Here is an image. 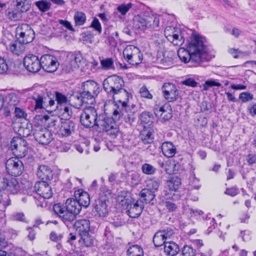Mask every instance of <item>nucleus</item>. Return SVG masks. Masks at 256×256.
Listing matches in <instances>:
<instances>
[{
  "label": "nucleus",
  "mask_w": 256,
  "mask_h": 256,
  "mask_svg": "<svg viewBox=\"0 0 256 256\" xmlns=\"http://www.w3.org/2000/svg\"><path fill=\"white\" fill-rule=\"evenodd\" d=\"M53 208L54 212L58 214L60 218L62 216V214H63L66 211L59 204H55Z\"/></svg>",
  "instance_id": "64"
},
{
  "label": "nucleus",
  "mask_w": 256,
  "mask_h": 256,
  "mask_svg": "<svg viewBox=\"0 0 256 256\" xmlns=\"http://www.w3.org/2000/svg\"><path fill=\"white\" fill-rule=\"evenodd\" d=\"M80 236L82 242L86 246L89 247L93 245L94 239L89 234V232L81 235Z\"/></svg>",
  "instance_id": "45"
},
{
  "label": "nucleus",
  "mask_w": 256,
  "mask_h": 256,
  "mask_svg": "<svg viewBox=\"0 0 256 256\" xmlns=\"http://www.w3.org/2000/svg\"><path fill=\"white\" fill-rule=\"evenodd\" d=\"M75 124L72 121H66L62 123L57 131L58 135L62 137L70 136L74 132Z\"/></svg>",
  "instance_id": "21"
},
{
  "label": "nucleus",
  "mask_w": 256,
  "mask_h": 256,
  "mask_svg": "<svg viewBox=\"0 0 256 256\" xmlns=\"http://www.w3.org/2000/svg\"><path fill=\"white\" fill-rule=\"evenodd\" d=\"M98 115L96 110L94 108L89 106L84 108L80 114V122L81 124L86 128H92L94 126H98V122L100 119V116Z\"/></svg>",
  "instance_id": "5"
},
{
  "label": "nucleus",
  "mask_w": 256,
  "mask_h": 256,
  "mask_svg": "<svg viewBox=\"0 0 256 256\" xmlns=\"http://www.w3.org/2000/svg\"><path fill=\"white\" fill-rule=\"evenodd\" d=\"M32 98L35 100L36 105L34 109H40L42 108L43 97L41 94H34L32 96Z\"/></svg>",
  "instance_id": "48"
},
{
  "label": "nucleus",
  "mask_w": 256,
  "mask_h": 256,
  "mask_svg": "<svg viewBox=\"0 0 256 256\" xmlns=\"http://www.w3.org/2000/svg\"><path fill=\"white\" fill-rule=\"evenodd\" d=\"M140 196L142 202L149 203L154 199L155 194L150 189L144 188L140 192Z\"/></svg>",
  "instance_id": "33"
},
{
  "label": "nucleus",
  "mask_w": 256,
  "mask_h": 256,
  "mask_svg": "<svg viewBox=\"0 0 256 256\" xmlns=\"http://www.w3.org/2000/svg\"><path fill=\"white\" fill-rule=\"evenodd\" d=\"M42 67L46 72H53L56 70L59 64L56 56L45 54L40 58Z\"/></svg>",
  "instance_id": "15"
},
{
  "label": "nucleus",
  "mask_w": 256,
  "mask_h": 256,
  "mask_svg": "<svg viewBox=\"0 0 256 256\" xmlns=\"http://www.w3.org/2000/svg\"><path fill=\"white\" fill-rule=\"evenodd\" d=\"M40 59L34 54H28L24 58V64L26 68L30 72H36L42 67Z\"/></svg>",
  "instance_id": "16"
},
{
  "label": "nucleus",
  "mask_w": 256,
  "mask_h": 256,
  "mask_svg": "<svg viewBox=\"0 0 256 256\" xmlns=\"http://www.w3.org/2000/svg\"><path fill=\"white\" fill-rule=\"evenodd\" d=\"M16 36L23 44L31 42L34 38V32L30 26L22 24L18 25L16 28Z\"/></svg>",
  "instance_id": "8"
},
{
  "label": "nucleus",
  "mask_w": 256,
  "mask_h": 256,
  "mask_svg": "<svg viewBox=\"0 0 256 256\" xmlns=\"http://www.w3.org/2000/svg\"><path fill=\"white\" fill-rule=\"evenodd\" d=\"M180 179L178 177H174L167 182V190L166 191V196L168 198L174 200H178L180 195L178 191L180 184Z\"/></svg>",
  "instance_id": "13"
},
{
  "label": "nucleus",
  "mask_w": 256,
  "mask_h": 256,
  "mask_svg": "<svg viewBox=\"0 0 256 256\" xmlns=\"http://www.w3.org/2000/svg\"><path fill=\"white\" fill-rule=\"evenodd\" d=\"M114 102H118L121 105L122 108H124L128 102V93L124 88H120L112 96Z\"/></svg>",
  "instance_id": "20"
},
{
  "label": "nucleus",
  "mask_w": 256,
  "mask_h": 256,
  "mask_svg": "<svg viewBox=\"0 0 256 256\" xmlns=\"http://www.w3.org/2000/svg\"><path fill=\"white\" fill-rule=\"evenodd\" d=\"M25 44H23L18 39V40L12 42L7 47V49L14 54L19 56L24 52Z\"/></svg>",
  "instance_id": "25"
},
{
  "label": "nucleus",
  "mask_w": 256,
  "mask_h": 256,
  "mask_svg": "<svg viewBox=\"0 0 256 256\" xmlns=\"http://www.w3.org/2000/svg\"><path fill=\"white\" fill-rule=\"evenodd\" d=\"M186 212L190 214L191 216H201L204 214V212L202 210L191 208L186 210Z\"/></svg>",
  "instance_id": "60"
},
{
  "label": "nucleus",
  "mask_w": 256,
  "mask_h": 256,
  "mask_svg": "<svg viewBox=\"0 0 256 256\" xmlns=\"http://www.w3.org/2000/svg\"><path fill=\"white\" fill-rule=\"evenodd\" d=\"M66 210L78 214L82 210L80 204L74 198H68L66 202Z\"/></svg>",
  "instance_id": "29"
},
{
  "label": "nucleus",
  "mask_w": 256,
  "mask_h": 256,
  "mask_svg": "<svg viewBox=\"0 0 256 256\" xmlns=\"http://www.w3.org/2000/svg\"><path fill=\"white\" fill-rule=\"evenodd\" d=\"M98 122V128L105 130L108 135L113 138H116L120 134V130L118 126V122L114 120L113 118H106L104 115L100 116Z\"/></svg>",
  "instance_id": "4"
},
{
  "label": "nucleus",
  "mask_w": 256,
  "mask_h": 256,
  "mask_svg": "<svg viewBox=\"0 0 256 256\" xmlns=\"http://www.w3.org/2000/svg\"><path fill=\"white\" fill-rule=\"evenodd\" d=\"M32 124L28 122L26 124V128H24V127L20 129V131L22 130L23 136L27 137L31 134V133L32 132ZM33 130H34V128H33Z\"/></svg>",
  "instance_id": "56"
},
{
  "label": "nucleus",
  "mask_w": 256,
  "mask_h": 256,
  "mask_svg": "<svg viewBox=\"0 0 256 256\" xmlns=\"http://www.w3.org/2000/svg\"><path fill=\"white\" fill-rule=\"evenodd\" d=\"M74 19L76 26H82L86 21V16L84 12L77 11L74 14Z\"/></svg>",
  "instance_id": "37"
},
{
  "label": "nucleus",
  "mask_w": 256,
  "mask_h": 256,
  "mask_svg": "<svg viewBox=\"0 0 256 256\" xmlns=\"http://www.w3.org/2000/svg\"><path fill=\"white\" fill-rule=\"evenodd\" d=\"M82 91L80 94L82 102L93 104L95 102V98L100 92L98 84L93 80H88L82 83Z\"/></svg>",
  "instance_id": "3"
},
{
  "label": "nucleus",
  "mask_w": 256,
  "mask_h": 256,
  "mask_svg": "<svg viewBox=\"0 0 256 256\" xmlns=\"http://www.w3.org/2000/svg\"><path fill=\"white\" fill-rule=\"evenodd\" d=\"M140 120L142 123L148 124L152 122V118L150 117V113L148 112H142L140 116Z\"/></svg>",
  "instance_id": "52"
},
{
  "label": "nucleus",
  "mask_w": 256,
  "mask_h": 256,
  "mask_svg": "<svg viewBox=\"0 0 256 256\" xmlns=\"http://www.w3.org/2000/svg\"><path fill=\"white\" fill-rule=\"evenodd\" d=\"M118 34L117 32L112 33L110 36H108L107 39L110 44L114 45L116 44V40L118 38Z\"/></svg>",
  "instance_id": "62"
},
{
  "label": "nucleus",
  "mask_w": 256,
  "mask_h": 256,
  "mask_svg": "<svg viewBox=\"0 0 256 256\" xmlns=\"http://www.w3.org/2000/svg\"><path fill=\"white\" fill-rule=\"evenodd\" d=\"M16 8L20 12H28L31 6L30 0H16Z\"/></svg>",
  "instance_id": "35"
},
{
  "label": "nucleus",
  "mask_w": 256,
  "mask_h": 256,
  "mask_svg": "<svg viewBox=\"0 0 256 256\" xmlns=\"http://www.w3.org/2000/svg\"><path fill=\"white\" fill-rule=\"evenodd\" d=\"M180 164L178 162L170 160L166 164L165 170L168 174H172L176 173L180 170Z\"/></svg>",
  "instance_id": "36"
},
{
  "label": "nucleus",
  "mask_w": 256,
  "mask_h": 256,
  "mask_svg": "<svg viewBox=\"0 0 256 256\" xmlns=\"http://www.w3.org/2000/svg\"><path fill=\"white\" fill-rule=\"evenodd\" d=\"M90 222L88 220H76L74 224V228L80 236L89 232Z\"/></svg>",
  "instance_id": "24"
},
{
  "label": "nucleus",
  "mask_w": 256,
  "mask_h": 256,
  "mask_svg": "<svg viewBox=\"0 0 256 256\" xmlns=\"http://www.w3.org/2000/svg\"><path fill=\"white\" fill-rule=\"evenodd\" d=\"M195 250L189 246H185L182 250V256H194Z\"/></svg>",
  "instance_id": "54"
},
{
  "label": "nucleus",
  "mask_w": 256,
  "mask_h": 256,
  "mask_svg": "<svg viewBox=\"0 0 256 256\" xmlns=\"http://www.w3.org/2000/svg\"><path fill=\"white\" fill-rule=\"evenodd\" d=\"M33 136L36 140L42 145L49 144L53 140L52 134L51 132L46 128L41 126H34Z\"/></svg>",
  "instance_id": "10"
},
{
  "label": "nucleus",
  "mask_w": 256,
  "mask_h": 256,
  "mask_svg": "<svg viewBox=\"0 0 256 256\" xmlns=\"http://www.w3.org/2000/svg\"><path fill=\"white\" fill-rule=\"evenodd\" d=\"M102 68L105 70H108L114 67V60L112 58H106L100 60Z\"/></svg>",
  "instance_id": "47"
},
{
  "label": "nucleus",
  "mask_w": 256,
  "mask_h": 256,
  "mask_svg": "<svg viewBox=\"0 0 256 256\" xmlns=\"http://www.w3.org/2000/svg\"><path fill=\"white\" fill-rule=\"evenodd\" d=\"M37 176L40 178L46 180H50L53 178L52 170L49 166L46 165H41L39 166Z\"/></svg>",
  "instance_id": "27"
},
{
  "label": "nucleus",
  "mask_w": 256,
  "mask_h": 256,
  "mask_svg": "<svg viewBox=\"0 0 256 256\" xmlns=\"http://www.w3.org/2000/svg\"><path fill=\"white\" fill-rule=\"evenodd\" d=\"M140 96L143 98L149 99H151L152 98V96L150 94L148 90L145 86H143L140 88Z\"/></svg>",
  "instance_id": "59"
},
{
  "label": "nucleus",
  "mask_w": 256,
  "mask_h": 256,
  "mask_svg": "<svg viewBox=\"0 0 256 256\" xmlns=\"http://www.w3.org/2000/svg\"><path fill=\"white\" fill-rule=\"evenodd\" d=\"M76 215L77 214L71 212L66 210L64 214H62L61 219L68 226V224L76 219Z\"/></svg>",
  "instance_id": "40"
},
{
  "label": "nucleus",
  "mask_w": 256,
  "mask_h": 256,
  "mask_svg": "<svg viewBox=\"0 0 256 256\" xmlns=\"http://www.w3.org/2000/svg\"><path fill=\"white\" fill-rule=\"evenodd\" d=\"M207 42L206 38L196 32H192L186 48H180L178 55L182 62H190L194 66H198L205 60L207 55Z\"/></svg>",
  "instance_id": "1"
},
{
  "label": "nucleus",
  "mask_w": 256,
  "mask_h": 256,
  "mask_svg": "<svg viewBox=\"0 0 256 256\" xmlns=\"http://www.w3.org/2000/svg\"><path fill=\"white\" fill-rule=\"evenodd\" d=\"M164 32L167 40L174 45L180 46L184 44V38L180 28L168 26L166 28Z\"/></svg>",
  "instance_id": "11"
},
{
  "label": "nucleus",
  "mask_w": 256,
  "mask_h": 256,
  "mask_svg": "<svg viewBox=\"0 0 256 256\" xmlns=\"http://www.w3.org/2000/svg\"><path fill=\"white\" fill-rule=\"evenodd\" d=\"M162 150L163 154L166 157L172 158L176 152V148L170 142H164L162 144Z\"/></svg>",
  "instance_id": "31"
},
{
  "label": "nucleus",
  "mask_w": 256,
  "mask_h": 256,
  "mask_svg": "<svg viewBox=\"0 0 256 256\" xmlns=\"http://www.w3.org/2000/svg\"><path fill=\"white\" fill-rule=\"evenodd\" d=\"M143 209L142 205L138 204V201L135 202L128 204L126 206V212L128 215L132 218H138L142 212Z\"/></svg>",
  "instance_id": "23"
},
{
  "label": "nucleus",
  "mask_w": 256,
  "mask_h": 256,
  "mask_svg": "<svg viewBox=\"0 0 256 256\" xmlns=\"http://www.w3.org/2000/svg\"><path fill=\"white\" fill-rule=\"evenodd\" d=\"M142 172L146 174H152L156 172V168L148 164H144L142 166Z\"/></svg>",
  "instance_id": "49"
},
{
  "label": "nucleus",
  "mask_w": 256,
  "mask_h": 256,
  "mask_svg": "<svg viewBox=\"0 0 256 256\" xmlns=\"http://www.w3.org/2000/svg\"><path fill=\"white\" fill-rule=\"evenodd\" d=\"M62 70L68 73L78 69L76 68V65L74 63L73 61L72 60L70 56L68 57L67 60L62 64Z\"/></svg>",
  "instance_id": "39"
},
{
  "label": "nucleus",
  "mask_w": 256,
  "mask_h": 256,
  "mask_svg": "<svg viewBox=\"0 0 256 256\" xmlns=\"http://www.w3.org/2000/svg\"><path fill=\"white\" fill-rule=\"evenodd\" d=\"M164 96L168 102L176 100L178 97V91L176 86L171 82L164 83L162 87Z\"/></svg>",
  "instance_id": "17"
},
{
  "label": "nucleus",
  "mask_w": 256,
  "mask_h": 256,
  "mask_svg": "<svg viewBox=\"0 0 256 256\" xmlns=\"http://www.w3.org/2000/svg\"><path fill=\"white\" fill-rule=\"evenodd\" d=\"M180 250L178 246L172 242L165 243L164 252L168 256H175Z\"/></svg>",
  "instance_id": "30"
},
{
  "label": "nucleus",
  "mask_w": 256,
  "mask_h": 256,
  "mask_svg": "<svg viewBox=\"0 0 256 256\" xmlns=\"http://www.w3.org/2000/svg\"><path fill=\"white\" fill-rule=\"evenodd\" d=\"M6 166L8 172L14 176H20L24 170L22 162L16 158L8 159L6 162Z\"/></svg>",
  "instance_id": "14"
},
{
  "label": "nucleus",
  "mask_w": 256,
  "mask_h": 256,
  "mask_svg": "<svg viewBox=\"0 0 256 256\" xmlns=\"http://www.w3.org/2000/svg\"><path fill=\"white\" fill-rule=\"evenodd\" d=\"M20 188V184L16 178L0 177V192H4L8 194H16Z\"/></svg>",
  "instance_id": "9"
},
{
  "label": "nucleus",
  "mask_w": 256,
  "mask_h": 256,
  "mask_svg": "<svg viewBox=\"0 0 256 256\" xmlns=\"http://www.w3.org/2000/svg\"><path fill=\"white\" fill-rule=\"evenodd\" d=\"M160 16L150 12H144L133 18L134 27L141 31L155 30L158 28Z\"/></svg>",
  "instance_id": "2"
},
{
  "label": "nucleus",
  "mask_w": 256,
  "mask_h": 256,
  "mask_svg": "<svg viewBox=\"0 0 256 256\" xmlns=\"http://www.w3.org/2000/svg\"><path fill=\"white\" fill-rule=\"evenodd\" d=\"M154 112L156 116L162 120H168L172 117V110L168 104L162 106H156Z\"/></svg>",
  "instance_id": "18"
},
{
  "label": "nucleus",
  "mask_w": 256,
  "mask_h": 256,
  "mask_svg": "<svg viewBox=\"0 0 256 256\" xmlns=\"http://www.w3.org/2000/svg\"><path fill=\"white\" fill-rule=\"evenodd\" d=\"M221 84L214 80H208L205 82L203 84V90L206 91L210 87L212 86H220Z\"/></svg>",
  "instance_id": "50"
},
{
  "label": "nucleus",
  "mask_w": 256,
  "mask_h": 256,
  "mask_svg": "<svg viewBox=\"0 0 256 256\" xmlns=\"http://www.w3.org/2000/svg\"><path fill=\"white\" fill-rule=\"evenodd\" d=\"M132 6V4L131 3L122 4L119 6L117 8V10L122 16H124L130 10Z\"/></svg>",
  "instance_id": "53"
},
{
  "label": "nucleus",
  "mask_w": 256,
  "mask_h": 256,
  "mask_svg": "<svg viewBox=\"0 0 256 256\" xmlns=\"http://www.w3.org/2000/svg\"><path fill=\"white\" fill-rule=\"evenodd\" d=\"M35 5L42 12H46L50 10L52 4L50 2L42 0L35 2Z\"/></svg>",
  "instance_id": "42"
},
{
  "label": "nucleus",
  "mask_w": 256,
  "mask_h": 256,
  "mask_svg": "<svg viewBox=\"0 0 256 256\" xmlns=\"http://www.w3.org/2000/svg\"><path fill=\"white\" fill-rule=\"evenodd\" d=\"M74 196L81 207L82 206L87 207L89 206L90 198L88 194L86 192H84L82 190H78L75 191Z\"/></svg>",
  "instance_id": "26"
},
{
  "label": "nucleus",
  "mask_w": 256,
  "mask_h": 256,
  "mask_svg": "<svg viewBox=\"0 0 256 256\" xmlns=\"http://www.w3.org/2000/svg\"><path fill=\"white\" fill-rule=\"evenodd\" d=\"M38 118L45 122V124L48 127H52L54 126L57 122L56 118L52 116H40Z\"/></svg>",
  "instance_id": "41"
},
{
  "label": "nucleus",
  "mask_w": 256,
  "mask_h": 256,
  "mask_svg": "<svg viewBox=\"0 0 256 256\" xmlns=\"http://www.w3.org/2000/svg\"><path fill=\"white\" fill-rule=\"evenodd\" d=\"M239 98L243 102L252 100L254 98L253 95L248 92H242L240 94Z\"/></svg>",
  "instance_id": "51"
},
{
  "label": "nucleus",
  "mask_w": 256,
  "mask_h": 256,
  "mask_svg": "<svg viewBox=\"0 0 256 256\" xmlns=\"http://www.w3.org/2000/svg\"><path fill=\"white\" fill-rule=\"evenodd\" d=\"M140 138L144 144H150L153 142L152 134L150 131L146 130H142L140 133Z\"/></svg>",
  "instance_id": "44"
},
{
  "label": "nucleus",
  "mask_w": 256,
  "mask_h": 256,
  "mask_svg": "<svg viewBox=\"0 0 256 256\" xmlns=\"http://www.w3.org/2000/svg\"><path fill=\"white\" fill-rule=\"evenodd\" d=\"M199 179L196 178L195 176L192 175L190 178V184L192 186V187L198 190L200 188V185L199 184Z\"/></svg>",
  "instance_id": "57"
},
{
  "label": "nucleus",
  "mask_w": 256,
  "mask_h": 256,
  "mask_svg": "<svg viewBox=\"0 0 256 256\" xmlns=\"http://www.w3.org/2000/svg\"><path fill=\"white\" fill-rule=\"evenodd\" d=\"M15 116L19 118H26L27 114L20 108H16L14 110Z\"/></svg>",
  "instance_id": "61"
},
{
  "label": "nucleus",
  "mask_w": 256,
  "mask_h": 256,
  "mask_svg": "<svg viewBox=\"0 0 256 256\" xmlns=\"http://www.w3.org/2000/svg\"><path fill=\"white\" fill-rule=\"evenodd\" d=\"M70 57L76 65L77 68H80L82 69L86 65L87 62L86 60L82 57L80 53L72 54L70 56Z\"/></svg>",
  "instance_id": "32"
},
{
  "label": "nucleus",
  "mask_w": 256,
  "mask_h": 256,
  "mask_svg": "<svg viewBox=\"0 0 256 256\" xmlns=\"http://www.w3.org/2000/svg\"><path fill=\"white\" fill-rule=\"evenodd\" d=\"M6 15L8 18L12 20H19L22 18V12L16 10H8L6 11Z\"/></svg>",
  "instance_id": "43"
},
{
  "label": "nucleus",
  "mask_w": 256,
  "mask_h": 256,
  "mask_svg": "<svg viewBox=\"0 0 256 256\" xmlns=\"http://www.w3.org/2000/svg\"><path fill=\"white\" fill-rule=\"evenodd\" d=\"M72 114V108L70 106H64L61 110L60 117L62 120H69Z\"/></svg>",
  "instance_id": "46"
},
{
  "label": "nucleus",
  "mask_w": 256,
  "mask_h": 256,
  "mask_svg": "<svg viewBox=\"0 0 256 256\" xmlns=\"http://www.w3.org/2000/svg\"><path fill=\"white\" fill-rule=\"evenodd\" d=\"M160 184V180L155 178H150L146 181L147 189H150V190L152 191L154 193L158 190Z\"/></svg>",
  "instance_id": "38"
},
{
  "label": "nucleus",
  "mask_w": 256,
  "mask_h": 256,
  "mask_svg": "<svg viewBox=\"0 0 256 256\" xmlns=\"http://www.w3.org/2000/svg\"><path fill=\"white\" fill-rule=\"evenodd\" d=\"M34 188L36 193L44 198H50L52 196L50 186L44 180L36 182Z\"/></svg>",
  "instance_id": "19"
},
{
  "label": "nucleus",
  "mask_w": 256,
  "mask_h": 256,
  "mask_svg": "<svg viewBox=\"0 0 256 256\" xmlns=\"http://www.w3.org/2000/svg\"><path fill=\"white\" fill-rule=\"evenodd\" d=\"M10 148L14 154L20 158L24 157L28 150L26 142L20 137H14L12 139Z\"/></svg>",
  "instance_id": "12"
},
{
  "label": "nucleus",
  "mask_w": 256,
  "mask_h": 256,
  "mask_svg": "<svg viewBox=\"0 0 256 256\" xmlns=\"http://www.w3.org/2000/svg\"><path fill=\"white\" fill-rule=\"evenodd\" d=\"M124 86L123 79L118 76L113 75L108 77L103 82V88L108 94L113 96Z\"/></svg>",
  "instance_id": "6"
},
{
  "label": "nucleus",
  "mask_w": 256,
  "mask_h": 256,
  "mask_svg": "<svg viewBox=\"0 0 256 256\" xmlns=\"http://www.w3.org/2000/svg\"><path fill=\"white\" fill-rule=\"evenodd\" d=\"M126 254L128 256H144V251L140 246L134 244L129 246Z\"/></svg>",
  "instance_id": "34"
},
{
  "label": "nucleus",
  "mask_w": 256,
  "mask_h": 256,
  "mask_svg": "<svg viewBox=\"0 0 256 256\" xmlns=\"http://www.w3.org/2000/svg\"><path fill=\"white\" fill-rule=\"evenodd\" d=\"M106 202V198L102 196L96 200V212L100 216H104L108 214V209Z\"/></svg>",
  "instance_id": "22"
},
{
  "label": "nucleus",
  "mask_w": 256,
  "mask_h": 256,
  "mask_svg": "<svg viewBox=\"0 0 256 256\" xmlns=\"http://www.w3.org/2000/svg\"><path fill=\"white\" fill-rule=\"evenodd\" d=\"M56 100L58 104L60 105L66 104L68 102L67 97L58 92L56 93Z\"/></svg>",
  "instance_id": "55"
},
{
  "label": "nucleus",
  "mask_w": 256,
  "mask_h": 256,
  "mask_svg": "<svg viewBox=\"0 0 256 256\" xmlns=\"http://www.w3.org/2000/svg\"><path fill=\"white\" fill-rule=\"evenodd\" d=\"M170 235L165 230L160 231L156 233L153 238V242L156 246L158 247L164 244L165 245L166 240Z\"/></svg>",
  "instance_id": "28"
},
{
  "label": "nucleus",
  "mask_w": 256,
  "mask_h": 256,
  "mask_svg": "<svg viewBox=\"0 0 256 256\" xmlns=\"http://www.w3.org/2000/svg\"><path fill=\"white\" fill-rule=\"evenodd\" d=\"M122 114V113L121 108H120V106H118L114 110L112 118H114V120L118 122Z\"/></svg>",
  "instance_id": "63"
},
{
  "label": "nucleus",
  "mask_w": 256,
  "mask_h": 256,
  "mask_svg": "<svg viewBox=\"0 0 256 256\" xmlns=\"http://www.w3.org/2000/svg\"><path fill=\"white\" fill-rule=\"evenodd\" d=\"M228 52L234 58H238L244 54V52L240 51L239 49H236L234 48H229Z\"/></svg>",
  "instance_id": "58"
},
{
  "label": "nucleus",
  "mask_w": 256,
  "mask_h": 256,
  "mask_svg": "<svg viewBox=\"0 0 256 256\" xmlns=\"http://www.w3.org/2000/svg\"><path fill=\"white\" fill-rule=\"evenodd\" d=\"M123 55L126 60L132 65H138L143 60L140 50L133 45L127 46L123 51Z\"/></svg>",
  "instance_id": "7"
}]
</instances>
